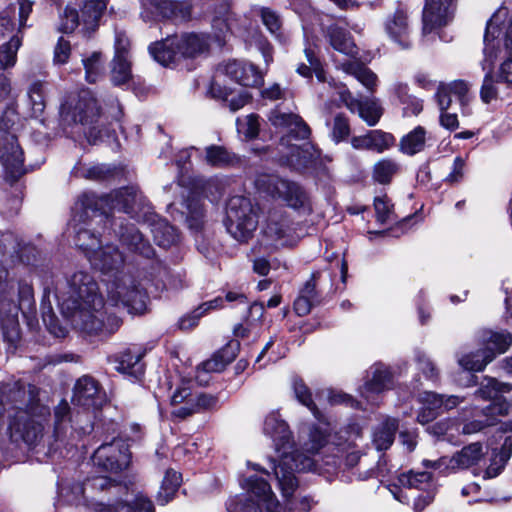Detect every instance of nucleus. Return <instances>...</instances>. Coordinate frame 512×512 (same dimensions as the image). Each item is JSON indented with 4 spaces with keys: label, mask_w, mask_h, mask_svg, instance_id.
<instances>
[{
    "label": "nucleus",
    "mask_w": 512,
    "mask_h": 512,
    "mask_svg": "<svg viewBox=\"0 0 512 512\" xmlns=\"http://www.w3.org/2000/svg\"><path fill=\"white\" fill-rule=\"evenodd\" d=\"M89 262L103 274L106 280L107 297L115 306L128 307L129 313L141 314L146 310L147 295L135 278L121 269L124 267L123 253L114 245H101L92 253Z\"/></svg>",
    "instance_id": "f257e3e1"
},
{
    "label": "nucleus",
    "mask_w": 512,
    "mask_h": 512,
    "mask_svg": "<svg viewBox=\"0 0 512 512\" xmlns=\"http://www.w3.org/2000/svg\"><path fill=\"white\" fill-rule=\"evenodd\" d=\"M121 308L125 309L123 305L115 306L109 300L105 303L102 296H99L80 304L71 298H65L61 311L70 320L73 328L82 335L105 340L122 325V319L118 315Z\"/></svg>",
    "instance_id": "f03ea898"
},
{
    "label": "nucleus",
    "mask_w": 512,
    "mask_h": 512,
    "mask_svg": "<svg viewBox=\"0 0 512 512\" xmlns=\"http://www.w3.org/2000/svg\"><path fill=\"white\" fill-rule=\"evenodd\" d=\"M263 432L272 439L276 451L280 454L279 464L273 465V470L283 496L288 499L298 486L294 473L311 470L314 462L309 456H304L299 463L297 462L296 457L301 455L298 452H290L292 449L291 432L287 423L277 412H271L266 416Z\"/></svg>",
    "instance_id": "7ed1b4c3"
},
{
    "label": "nucleus",
    "mask_w": 512,
    "mask_h": 512,
    "mask_svg": "<svg viewBox=\"0 0 512 512\" xmlns=\"http://www.w3.org/2000/svg\"><path fill=\"white\" fill-rule=\"evenodd\" d=\"M81 203L89 212L91 210L100 220H108L113 209L129 214L137 221L148 222L157 217L147 198L136 187H123L110 194L97 196L92 192L81 195Z\"/></svg>",
    "instance_id": "20e7f679"
},
{
    "label": "nucleus",
    "mask_w": 512,
    "mask_h": 512,
    "mask_svg": "<svg viewBox=\"0 0 512 512\" xmlns=\"http://www.w3.org/2000/svg\"><path fill=\"white\" fill-rule=\"evenodd\" d=\"M81 203L89 212L91 210L100 220H108L113 209L129 214L137 221L148 222L157 217L147 198L136 187H123L110 194L97 196L92 192L81 195Z\"/></svg>",
    "instance_id": "39448f33"
},
{
    "label": "nucleus",
    "mask_w": 512,
    "mask_h": 512,
    "mask_svg": "<svg viewBox=\"0 0 512 512\" xmlns=\"http://www.w3.org/2000/svg\"><path fill=\"white\" fill-rule=\"evenodd\" d=\"M498 15L488 21L484 35L483 70L491 68L495 61L503 59L497 74L498 79L507 86L512 85V17L510 18L503 38L502 29L498 26Z\"/></svg>",
    "instance_id": "423d86ee"
},
{
    "label": "nucleus",
    "mask_w": 512,
    "mask_h": 512,
    "mask_svg": "<svg viewBox=\"0 0 512 512\" xmlns=\"http://www.w3.org/2000/svg\"><path fill=\"white\" fill-rule=\"evenodd\" d=\"M10 290H13L11 284L7 292L0 297V324L4 339L15 348L20 339L18 313L19 311L23 314L31 312L35 307V300L33 287L26 281L18 283V304L10 298Z\"/></svg>",
    "instance_id": "0eeeda50"
},
{
    "label": "nucleus",
    "mask_w": 512,
    "mask_h": 512,
    "mask_svg": "<svg viewBox=\"0 0 512 512\" xmlns=\"http://www.w3.org/2000/svg\"><path fill=\"white\" fill-rule=\"evenodd\" d=\"M50 411L46 406H31L30 410L20 409L10 416L9 435L15 444L23 443L28 448L37 447L44 439V425Z\"/></svg>",
    "instance_id": "6e6552de"
},
{
    "label": "nucleus",
    "mask_w": 512,
    "mask_h": 512,
    "mask_svg": "<svg viewBox=\"0 0 512 512\" xmlns=\"http://www.w3.org/2000/svg\"><path fill=\"white\" fill-rule=\"evenodd\" d=\"M209 48V37L206 34L185 33L173 36L149 47L150 54L160 64L167 66L178 56L194 58Z\"/></svg>",
    "instance_id": "1a4fd4ad"
},
{
    "label": "nucleus",
    "mask_w": 512,
    "mask_h": 512,
    "mask_svg": "<svg viewBox=\"0 0 512 512\" xmlns=\"http://www.w3.org/2000/svg\"><path fill=\"white\" fill-rule=\"evenodd\" d=\"M259 222V207L250 198L236 195L226 207L225 226L228 233L239 242H247L254 235Z\"/></svg>",
    "instance_id": "9d476101"
},
{
    "label": "nucleus",
    "mask_w": 512,
    "mask_h": 512,
    "mask_svg": "<svg viewBox=\"0 0 512 512\" xmlns=\"http://www.w3.org/2000/svg\"><path fill=\"white\" fill-rule=\"evenodd\" d=\"M101 109L92 91L81 90L76 99L63 112L65 121L69 119L84 127V133L91 144H97L103 137V130L97 126Z\"/></svg>",
    "instance_id": "9b49d317"
},
{
    "label": "nucleus",
    "mask_w": 512,
    "mask_h": 512,
    "mask_svg": "<svg viewBox=\"0 0 512 512\" xmlns=\"http://www.w3.org/2000/svg\"><path fill=\"white\" fill-rule=\"evenodd\" d=\"M256 187L273 198L284 201L295 210L310 211V198L305 189L298 183L282 179L276 175H259Z\"/></svg>",
    "instance_id": "f8f14e48"
},
{
    "label": "nucleus",
    "mask_w": 512,
    "mask_h": 512,
    "mask_svg": "<svg viewBox=\"0 0 512 512\" xmlns=\"http://www.w3.org/2000/svg\"><path fill=\"white\" fill-rule=\"evenodd\" d=\"M105 3L102 0H69L60 14L59 31L73 32L80 23L86 30L93 29L100 19Z\"/></svg>",
    "instance_id": "ddd939ff"
},
{
    "label": "nucleus",
    "mask_w": 512,
    "mask_h": 512,
    "mask_svg": "<svg viewBox=\"0 0 512 512\" xmlns=\"http://www.w3.org/2000/svg\"><path fill=\"white\" fill-rule=\"evenodd\" d=\"M76 207L81 213L79 215L80 223L74 226V242L75 245L85 253L89 260L92 253L96 252L102 245V240L99 238V235L96 234L94 226L102 225L104 230L108 227L111 229L112 215H108V220H100V217H96L91 210L87 212L85 207H83L81 196L78 198Z\"/></svg>",
    "instance_id": "4468645a"
},
{
    "label": "nucleus",
    "mask_w": 512,
    "mask_h": 512,
    "mask_svg": "<svg viewBox=\"0 0 512 512\" xmlns=\"http://www.w3.org/2000/svg\"><path fill=\"white\" fill-rule=\"evenodd\" d=\"M101 296L98 283L94 277L86 271H76L66 278L62 286H56L55 297L58 304L63 307L66 299L75 300L77 304Z\"/></svg>",
    "instance_id": "2eb2a0df"
},
{
    "label": "nucleus",
    "mask_w": 512,
    "mask_h": 512,
    "mask_svg": "<svg viewBox=\"0 0 512 512\" xmlns=\"http://www.w3.org/2000/svg\"><path fill=\"white\" fill-rule=\"evenodd\" d=\"M217 402V397L193 391L191 387L183 384L171 397V403L175 406L172 413L175 417L185 419L195 413L214 408Z\"/></svg>",
    "instance_id": "dca6fc26"
},
{
    "label": "nucleus",
    "mask_w": 512,
    "mask_h": 512,
    "mask_svg": "<svg viewBox=\"0 0 512 512\" xmlns=\"http://www.w3.org/2000/svg\"><path fill=\"white\" fill-rule=\"evenodd\" d=\"M266 245L279 248L292 246L297 241L291 220L282 210H271L263 228Z\"/></svg>",
    "instance_id": "f3484780"
},
{
    "label": "nucleus",
    "mask_w": 512,
    "mask_h": 512,
    "mask_svg": "<svg viewBox=\"0 0 512 512\" xmlns=\"http://www.w3.org/2000/svg\"><path fill=\"white\" fill-rule=\"evenodd\" d=\"M93 463L110 473H119L126 469L130 461L128 445L119 438H113L109 443H103L93 454Z\"/></svg>",
    "instance_id": "a211bd4d"
},
{
    "label": "nucleus",
    "mask_w": 512,
    "mask_h": 512,
    "mask_svg": "<svg viewBox=\"0 0 512 512\" xmlns=\"http://www.w3.org/2000/svg\"><path fill=\"white\" fill-rule=\"evenodd\" d=\"M111 230L129 252L147 259L154 256V248L134 224L125 223L123 218L112 216Z\"/></svg>",
    "instance_id": "6ab92c4d"
},
{
    "label": "nucleus",
    "mask_w": 512,
    "mask_h": 512,
    "mask_svg": "<svg viewBox=\"0 0 512 512\" xmlns=\"http://www.w3.org/2000/svg\"><path fill=\"white\" fill-rule=\"evenodd\" d=\"M0 162L10 182H15L26 173L24 153L15 135L3 133L0 136Z\"/></svg>",
    "instance_id": "aec40b11"
},
{
    "label": "nucleus",
    "mask_w": 512,
    "mask_h": 512,
    "mask_svg": "<svg viewBox=\"0 0 512 512\" xmlns=\"http://www.w3.org/2000/svg\"><path fill=\"white\" fill-rule=\"evenodd\" d=\"M32 5L29 0H18V8L16 4H10L0 11V38L19 35L21 29L26 26Z\"/></svg>",
    "instance_id": "412c9836"
},
{
    "label": "nucleus",
    "mask_w": 512,
    "mask_h": 512,
    "mask_svg": "<svg viewBox=\"0 0 512 512\" xmlns=\"http://www.w3.org/2000/svg\"><path fill=\"white\" fill-rule=\"evenodd\" d=\"M456 0H426L422 14L423 33L429 34L452 19Z\"/></svg>",
    "instance_id": "4be33fe9"
},
{
    "label": "nucleus",
    "mask_w": 512,
    "mask_h": 512,
    "mask_svg": "<svg viewBox=\"0 0 512 512\" xmlns=\"http://www.w3.org/2000/svg\"><path fill=\"white\" fill-rule=\"evenodd\" d=\"M6 405H10L16 413L20 409L30 410L31 406L35 408L40 404L35 400L32 389L27 392L24 385L17 381L0 386V417L6 410Z\"/></svg>",
    "instance_id": "5701e85b"
},
{
    "label": "nucleus",
    "mask_w": 512,
    "mask_h": 512,
    "mask_svg": "<svg viewBox=\"0 0 512 512\" xmlns=\"http://www.w3.org/2000/svg\"><path fill=\"white\" fill-rule=\"evenodd\" d=\"M338 94L347 109L352 113L357 112L369 126H375L383 115V108L376 98L359 100L347 88L341 89Z\"/></svg>",
    "instance_id": "b1692460"
},
{
    "label": "nucleus",
    "mask_w": 512,
    "mask_h": 512,
    "mask_svg": "<svg viewBox=\"0 0 512 512\" xmlns=\"http://www.w3.org/2000/svg\"><path fill=\"white\" fill-rule=\"evenodd\" d=\"M384 28L388 37L400 48L411 47L408 9L405 5L399 3L395 11L387 16Z\"/></svg>",
    "instance_id": "393cba45"
},
{
    "label": "nucleus",
    "mask_w": 512,
    "mask_h": 512,
    "mask_svg": "<svg viewBox=\"0 0 512 512\" xmlns=\"http://www.w3.org/2000/svg\"><path fill=\"white\" fill-rule=\"evenodd\" d=\"M509 408L510 405L505 400L491 403L477 415V418L463 424L462 433L471 435L482 431L486 427L496 425L497 417L507 415Z\"/></svg>",
    "instance_id": "a878e982"
},
{
    "label": "nucleus",
    "mask_w": 512,
    "mask_h": 512,
    "mask_svg": "<svg viewBox=\"0 0 512 512\" xmlns=\"http://www.w3.org/2000/svg\"><path fill=\"white\" fill-rule=\"evenodd\" d=\"M219 72L242 86H257L263 78L256 66L250 63L232 60L219 66Z\"/></svg>",
    "instance_id": "bb28decb"
},
{
    "label": "nucleus",
    "mask_w": 512,
    "mask_h": 512,
    "mask_svg": "<svg viewBox=\"0 0 512 512\" xmlns=\"http://www.w3.org/2000/svg\"><path fill=\"white\" fill-rule=\"evenodd\" d=\"M73 402L85 409L100 406L102 396L98 382L90 376L78 379L74 387Z\"/></svg>",
    "instance_id": "cd10ccee"
},
{
    "label": "nucleus",
    "mask_w": 512,
    "mask_h": 512,
    "mask_svg": "<svg viewBox=\"0 0 512 512\" xmlns=\"http://www.w3.org/2000/svg\"><path fill=\"white\" fill-rule=\"evenodd\" d=\"M269 120L273 126L286 130L295 138L307 139L311 134L309 126L298 114L274 109L270 112Z\"/></svg>",
    "instance_id": "c85d7f7f"
},
{
    "label": "nucleus",
    "mask_w": 512,
    "mask_h": 512,
    "mask_svg": "<svg viewBox=\"0 0 512 512\" xmlns=\"http://www.w3.org/2000/svg\"><path fill=\"white\" fill-rule=\"evenodd\" d=\"M395 143L392 134L382 130H370L365 135L354 136L351 145L356 150H373L382 153L388 150Z\"/></svg>",
    "instance_id": "c756f323"
},
{
    "label": "nucleus",
    "mask_w": 512,
    "mask_h": 512,
    "mask_svg": "<svg viewBox=\"0 0 512 512\" xmlns=\"http://www.w3.org/2000/svg\"><path fill=\"white\" fill-rule=\"evenodd\" d=\"M371 379H369L361 390V394L372 404H377L376 397L392 386V374L388 368L382 364H377L371 368Z\"/></svg>",
    "instance_id": "7c9ffc66"
},
{
    "label": "nucleus",
    "mask_w": 512,
    "mask_h": 512,
    "mask_svg": "<svg viewBox=\"0 0 512 512\" xmlns=\"http://www.w3.org/2000/svg\"><path fill=\"white\" fill-rule=\"evenodd\" d=\"M238 22L239 17L236 13L231 11L230 4L228 2H221L215 10V17L212 24L213 28L218 31L216 33L217 40H223L227 32L241 35L243 29Z\"/></svg>",
    "instance_id": "2f4dec72"
},
{
    "label": "nucleus",
    "mask_w": 512,
    "mask_h": 512,
    "mask_svg": "<svg viewBox=\"0 0 512 512\" xmlns=\"http://www.w3.org/2000/svg\"><path fill=\"white\" fill-rule=\"evenodd\" d=\"M142 357L143 354L140 351L127 349L114 356L115 369L135 380H139L144 375Z\"/></svg>",
    "instance_id": "473e14b6"
},
{
    "label": "nucleus",
    "mask_w": 512,
    "mask_h": 512,
    "mask_svg": "<svg viewBox=\"0 0 512 512\" xmlns=\"http://www.w3.org/2000/svg\"><path fill=\"white\" fill-rule=\"evenodd\" d=\"M204 162L214 168L225 169L240 164V157L222 145H209L204 149Z\"/></svg>",
    "instance_id": "72a5a7b5"
},
{
    "label": "nucleus",
    "mask_w": 512,
    "mask_h": 512,
    "mask_svg": "<svg viewBox=\"0 0 512 512\" xmlns=\"http://www.w3.org/2000/svg\"><path fill=\"white\" fill-rule=\"evenodd\" d=\"M325 36L335 50L348 56H355L357 54V47L350 34L338 25L332 24L328 26Z\"/></svg>",
    "instance_id": "f704fd0d"
},
{
    "label": "nucleus",
    "mask_w": 512,
    "mask_h": 512,
    "mask_svg": "<svg viewBox=\"0 0 512 512\" xmlns=\"http://www.w3.org/2000/svg\"><path fill=\"white\" fill-rule=\"evenodd\" d=\"M342 70L348 75L356 78L371 93L376 91L378 86L377 75L364 64L358 61L348 60L341 65Z\"/></svg>",
    "instance_id": "c9c22d12"
},
{
    "label": "nucleus",
    "mask_w": 512,
    "mask_h": 512,
    "mask_svg": "<svg viewBox=\"0 0 512 512\" xmlns=\"http://www.w3.org/2000/svg\"><path fill=\"white\" fill-rule=\"evenodd\" d=\"M151 227V233L154 241L160 247H170L178 241V234L176 229L171 226L165 219L156 218L147 222Z\"/></svg>",
    "instance_id": "e433bc0d"
},
{
    "label": "nucleus",
    "mask_w": 512,
    "mask_h": 512,
    "mask_svg": "<svg viewBox=\"0 0 512 512\" xmlns=\"http://www.w3.org/2000/svg\"><path fill=\"white\" fill-rule=\"evenodd\" d=\"M70 407L66 401H61L54 411V430L52 437L54 442L48 441L50 450H57L58 442H62L70 423Z\"/></svg>",
    "instance_id": "4c0bfd02"
},
{
    "label": "nucleus",
    "mask_w": 512,
    "mask_h": 512,
    "mask_svg": "<svg viewBox=\"0 0 512 512\" xmlns=\"http://www.w3.org/2000/svg\"><path fill=\"white\" fill-rule=\"evenodd\" d=\"M480 338L481 343L485 346L483 350H491L494 353V358L497 354L506 352L512 344V335L506 330H484L481 332Z\"/></svg>",
    "instance_id": "58836bf2"
},
{
    "label": "nucleus",
    "mask_w": 512,
    "mask_h": 512,
    "mask_svg": "<svg viewBox=\"0 0 512 512\" xmlns=\"http://www.w3.org/2000/svg\"><path fill=\"white\" fill-rule=\"evenodd\" d=\"M239 349L238 341H230L224 348L215 353L211 359L203 362V369L207 372H220L231 363Z\"/></svg>",
    "instance_id": "ea45409f"
},
{
    "label": "nucleus",
    "mask_w": 512,
    "mask_h": 512,
    "mask_svg": "<svg viewBox=\"0 0 512 512\" xmlns=\"http://www.w3.org/2000/svg\"><path fill=\"white\" fill-rule=\"evenodd\" d=\"M254 13L260 17L267 31L279 42L285 41L281 16L269 7H255Z\"/></svg>",
    "instance_id": "a19ab883"
},
{
    "label": "nucleus",
    "mask_w": 512,
    "mask_h": 512,
    "mask_svg": "<svg viewBox=\"0 0 512 512\" xmlns=\"http://www.w3.org/2000/svg\"><path fill=\"white\" fill-rule=\"evenodd\" d=\"M483 457L482 444L479 442L463 447L450 459L452 468L466 469L475 465Z\"/></svg>",
    "instance_id": "79ce46f5"
},
{
    "label": "nucleus",
    "mask_w": 512,
    "mask_h": 512,
    "mask_svg": "<svg viewBox=\"0 0 512 512\" xmlns=\"http://www.w3.org/2000/svg\"><path fill=\"white\" fill-rule=\"evenodd\" d=\"M326 442L327 432L317 426H312L309 430L308 440L303 443V449L306 453L301 452L300 450H292L291 452H298L301 455L300 457H296L298 463L303 459L304 456H309L315 463V460L312 456L318 453L320 449L326 444ZM314 469L315 465L310 471H313Z\"/></svg>",
    "instance_id": "37998d69"
},
{
    "label": "nucleus",
    "mask_w": 512,
    "mask_h": 512,
    "mask_svg": "<svg viewBox=\"0 0 512 512\" xmlns=\"http://www.w3.org/2000/svg\"><path fill=\"white\" fill-rule=\"evenodd\" d=\"M398 429V421L395 418L385 419L373 433V443L377 450H387L394 442Z\"/></svg>",
    "instance_id": "c03bdc74"
},
{
    "label": "nucleus",
    "mask_w": 512,
    "mask_h": 512,
    "mask_svg": "<svg viewBox=\"0 0 512 512\" xmlns=\"http://www.w3.org/2000/svg\"><path fill=\"white\" fill-rule=\"evenodd\" d=\"M320 157V151L311 143L292 146L288 156L289 163L296 168H304Z\"/></svg>",
    "instance_id": "a18cd8bd"
},
{
    "label": "nucleus",
    "mask_w": 512,
    "mask_h": 512,
    "mask_svg": "<svg viewBox=\"0 0 512 512\" xmlns=\"http://www.w3.org/2000/svg\"><path fill=\"white\" fill-rule=\"evenodd\" d=\"M426 145V130L422 126L415 127L404 135L399 143L400 151L412 156L424 150Z\"/></svg>",
    "instance_id": "49530a36"
},
{
    "label": "nucleus",
    "mask_w": 512,
    "mask_h": 512,
    "mask_svg": "<svg viewBox=\"0 0 512 512\" xmlns=\"http://www.w3.org/2000/svg\"><path fill=\"white\" fill-rule=\"evenodd\" d=\"M493 359L494 353L491 350L480 349L459 357L458 364L467 371H482Z\"/></svg>",
    "instance_id": "de8ad7c7"
},
{
    "label": "nucleus",
    "mask_w": 512,
    "mask_h": 512,
    "mask_svg": "<svg viewBox=\"0 0 512 512\" xmlns=\"http://www.w3.org/2000/svg\"><path fill=\"white\" fill-rule=\"evenodd\" d=\"M512 390V385L497 381L493 377H484L480 383V387L476 390L475 395L483 400H492L497 398L500 393H507Z\"/></svg>",
    "instance_id": "09e8293b"
},
{
    "label": "nucleus",
    "mask_w": 512,
    "mask_h": 512,
    "mask_svg": "<svg viewBox=\"0 0 512 512\" xmlns=\"http://www.w3.org/2000/svg\"><path fill=\"white\" fill-rule=\"evenodd\" d=\"M181 484V475L168 469L164 475L160 490L157 495V502L160 505L167 504L175 495Z\"/></svg>",
    "instance_id": "8fccbe9b"
},
{
    "label": "nucleus",
    "mask_w": 512,
    "mask_h": 512,
    "mask_svg": "<svg viewBox=\"0 0 512 512\" xmlns=\"http://www.w3.org/2000/svg\"><path fill=\"white\" fill-rule=\"evenodd\" d=\"M292 389L294 391L296 399L302 405L306 406L312 412L316 419L322 421V415L312 399V394L309 387L304 383L303 379H301L298 376H293Z\"/></svg>",
    "instance_id": "3c124183"
},
{
    "label": "nucleus",
    "mask_w": 512,
    "mask_h": 512,
    "mask_svg": "<svg viewBox=\"0 0 512 512\" xmlns=\"http://www.w3.org/2000/svg\"><path fill=\"white\" fill-rule=\"evenodd\" d=\"M400 486L408 489H418L422 491H430L432 488L431 474L428 472L409 471L398 476Z\"/></svg>",
    "instance_id": "603ef678"
},
{
    "label": "nucleus",
    "mask_w": 512,
    "mask_h": 512,
    "mask_svg": "<svg viewBox=\"0 0 512 512\" xmlns=\"http://www.w3.org/2000/svg\"><path fill=\"white\" fill-rule=\"evenodd\" d=\"M22 45V38L19 35H13L8 42L0 46V68L6 69L16 64L17 52Z\"/></svg>",
    "instance_id": "864d4df0"
},
{
    "label": "nucleus",
    "mask_w": 512,
    "mask_h": 512,
    "mask_svg": "<svg viewBox=\"0 0 512 512\" xmlns=\"http://www.w3.org/2000/svg\"><path fill=\"white\" fill-rule=\"evenodd\" d=\"M246 487L250 493L249 497L251 501H256L257 507L255 508V512H260V502L273 493L269 483L255 476L246 480Z\"/></svg>",
    "instance_id": "5fc2aeb1"
},
{
    "label": "nucleus",
    "mask_w": 512,
    "mask_h": 512,
    "mask_svg": "<svg viewBox=\"0 0 512 512\" xmlns=\"http://www.w3.org/2000/svg\"><path fill=\"white\" fill-rule=\"evenodd\" d=\"M132 78L131 63L128 58H113L111 81L115 86L124 85Z\"/></svg>",
    "instance_id": "6e6d98bb"
},
{
    "label": "nucleus",
    "mask_w": 512,
    "mask_h": 512,
    "mask_svg": "<svg viewBox=\"0 0 512 512\" xmlns=\"http://www.w3.org/2000/svg\"><path fill=\"white\" fill-rule=\"evenodd\" d=\"M112 512H154V507L148 498L137 494L132 501L117 503Z\"/></svg>",
    "instance_id": "4d7b16f0"
},
{
    "label": "nucleus",
    "mask_w": 512,
    "mask_h": 512,
    "mask_svg": "<svg viewBox=\"0 0 512 512\" xmlns=\"http://www.w3.org/2000/svg\"><path fill=\"white\" fill-rule=\"evenodd\" d=\"M398 171V164L388 158L379 160L373 167V179L380 184H388Z\"/></svg>",
    "instance_id": "13d9d810"
},
{
    "label": "nucleus",
    "mask_w": 512,
    "mask_h": 512,
    "mask_svg": "<svg viewBox=\"0 0 512 512\" xmlns=\"http://www.w3.org/2000/svg\"><path fill=\"white\" fill-rule=\"evenodd\" d=\"M82 64L85 70L86 81L95 83L103 70L102 54L97 51L92 52L89 56L82 58Z\"/></svg>",
    "instance_id": "bf43d9fd"
},
{
    "label": "nucleus",
    "mask_w": 512,
    "mask_h": 512,
    "mask_svg": "<svg viewBox=\"0 0 512 512\" xmlns=\"http://www.w3.org/2000/svg\"><path fill=\"white\" fill-rule=\"evenodd\" d=\"M500 83L502 82L493 72H491V68L487 69L480 91V96L483 102L490 103L498 97V84Z\"/></svg>",
    "instance_id": "052dcab7"
},
{
    "label": "nucleus",
    "mask_w": 512,
    "mask_h": 512,
    "mask_svg": "<svg viewBox=\"0 0 512 512\" xmlns=\"http://www.w3.org/2000/svg\"><path fill=\"white\" fill-rule=\"evenodd\" d=\"M28 98L33 113H41L45 108L44 84L40 81L32 83L28 90Z\"/></svg>",
    "instance_id": "680f3d73"
},
{
    "label": "nucleus",
    "mask_w": 512,
    "mask_h": 512,
    "mask_svg": "<svg viewBox=\"0 0 512 512\" xmlns=\"http://www.w3.org/2000/svg\"><path fill=\"white\" fill-rule=\"evenodd\" d=\"M350 135V124L348 118L344 114H337L333 120L331 131L332 140L339 143Z\"/></svg>",
    "instance_id": "e2e57ef3"
},
{
    "label": "nucleus",
    "mask_w": 512,
    "mask_h": 512,
    "mask_svg": "<svg viewBox=\"0 0 512 512\" xmlns=\"http://www.w3.org/2000/svg\"><path fill=\"white\" fill-rule=\"evenodd\" d=\"M304 52H305L306 59L309 62V65H306V64L299 65V67L297 68V72L300 75H302L303 77H311L312 70H315L318 79L323 81L322 71H318L320 63L315 55V52L311 48H305Z\"/></svg>",
    "instance_id": "0e129e2a"
},
{
    "label": "nucleus",
    "mask_w": 512,
    "mask_h": 512,
    "mask_svg": "<svg viewBox=\"0 0 512 512\" xmlns=\"http://www.w3.org/2000/svg\"><path fill=\"white\" fill-rule=\"evenodd\" d=\"M416 362L419 371L429 380H437L439 371L431 359L422 352H418L416 355Z\"/></svg>",
    "instance_id": "69168bd1"
},
{
    "label": "nucleus",
    "mask_w": 512,
    "mask_h": 512,
    "mask_svg": "<svg viewBox=\"0 0 512 512\" xmlns=\"http://www.w3.org/2000/svg\"><path fill=\"white\" fill-rule=\"evenodd\" d=\"M320 275L319 272L312 273L310 279L306 281L299 293L316 306L321 302V297L316 290V280Z\"/></svg>",
    "instance_id": "338daca9"
},
{
    "label": "nucleus",
    "mask_w": 512,
    "mask_h": 512,
    "mask_svg": "<svg viewBox=\"0 0 512 512\" xmlns=\"http://www.w3.org/2000/svg\"><path fill=\"white\" fill-rule=\"evenodd\" d=\"M419 401L424 407L436 412L437 415L442 413L441 394L425 391L419 395Z\"/></svg>",
    "instance_id": "774afa93"
}]
</instances>
